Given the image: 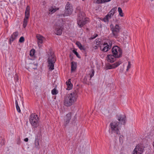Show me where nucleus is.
I'll return each mask as SVG.
<instances>
[{
    "instance_id": "a878e982",
    "label": "nucleus",
    "mask_w": 154,
    "mask_h": 154,
    "mask_svg": "<svg viewBox=\"0 0 154 154\" xmlns=\"http://www.w3.org/2000/svg\"><path fill=\"white\" fill-rule=\"evenodd\" d=\"M35 50L34 49H32L30 51L29 55L31 57L33 56L35 54Z\"/></svg>"
},
{
    "instance_id": "cd10ccee",
    "label": "nucleus",
    "mask_w": 154,
    "mask_h": 154,
    "mask_svg": "<svg viewBox=\"0 0 154 154\" xmlns=\"http://www.w3.org/2000/svg\"><path fill=\"white\" fill-rule=\"evenodd\" d=\"M58 93V91L55 88H54L51 91V93L53 95H56Z\"/></svg>"
},
{
    "instance_id": "f257e3e1",
    "label": "nucleus",
    "mask_w": 154,
    "mask_h": 154,
    "mask_svg": "<svg viewBox=\"0 0 154 154\" xmlns=\"http://www.w3.org/2000/svg\"><path fill=\"white\" fill-rule=\"evenodd\" d=\"M112 54H109L107 56L106 58L108 62L113 63L116 60V58H119L121 57L122 54V50L117 46H114L112 49Z\"/></svg>"
},
{
    "instance_id": "20e7f679",
    "label": "nucleus",
    "mask_w": 154,
    "mask_h": 154,
    "mask_svg": "<svg viewBox=\"0 0 154 154\" xmlns=\"http://www.w3.org/2000/svg\"><path fill=\"white\" fill-rule=\"evenodd\" d=\"M120 122L117 121L112 122L110 124L109 132L111 134L114 133L116 134H119L121 127Z\"/></svg>"
},
{
    "instance_id": "a211bd4d",
    "label": "nucleus",
    "mask_w": 154,
    "mask_h": 154,
    "mask_svg": "<svg viewBox=\"0 0 154 154\" xmlns=\"http://www.w3.org/2000/svg\"><path fill=\"white\" fill-rule=\"evenodd\" d=\"M66 84L67 86L66 90H69L72 89V85L71 83L70 79H69L66 82Z\"/></svg>"
},
{
    "instance_id": "ddd939ff",
    "label": "nucleus",
    "mask_w": 154,
    "mask_h": 154,
    "mask_svg": "<svg viewBox=\"0 0 154 154\" xmlns=\"http://www.w3.org/2000/svg\"><path fill=\"white\" fill-rule=\"evenodd\" d=\"M117 119L121 122L122 124H124L126 121V117L125 115H120L117 116Z\"/></svg>"
},
{
    "instance_id": "f03ea898",
    "label": "nucleus",
    "mask_w": 154,
    "mask_h": 154,
    "mask_svg": "<svg viewBox=\"0 0 154 154\" xmlns=\"http://www.w3.org/2000/svg\"><path fill=\"white\" fill-rule=\"evenodd\" d=\"M78 93L76 91L67 94L64 98L63 103L66 106H72L77 100Z\"/></svg>"
},
{
    "instance_id": "9b49d317",
    "label": "nucleus",
    "mask_w": 154,
    "mask_h": 154,
    "mask_svg": "<svg viewBox=\"0 0 154 154\" xmlns=\"http://www.w3.org/2000/svg\"><path fill=\"white\" fill-rule=\"evenodd\" d=\"M72 113L71 112H69L66 115L64 119L65 126H66L69 123L72 118Z\"/></svg>"
},
{
    "instance_id": "f3484780",
    "label": "nucleus",
    "mask_w": 154,
    "mask_h": 154,
    "mask_svg": "<svg viewBox=\"0 0 154 154\" xmlns=\"http://www.w3.org/2000/svg\"><path fill=\"white\" fill-rule=\"evenodd\" d=\"M30 8L29 5H28L26 8L25 11V17L29 18L30 16Z\"/></svg>"
},
{
    "instance_id": "bb28decb",
    "label": "nucleus",
    "mask_w": 154,
    "mask_h": 154,
    "mask_svg": "<svg viewBox=\"0 0 154 154\" xmlns=\"http://www.w3.org/2000/svg\"><path fill=\"white\" fill-rule=\"evenodd\" d=\"M118 11L119 13V14L121 17H123V13L122 12V9L120 7L118 8Z\"/></svg>"
},
{
    "instance_id": "79ce46f5",
    "label": "nucleus",
    "mask_w": 154,
    "mask_h": 154,
    "mask_svg": "<svg viewBox=\"0 0 154 154\" xmlns=\"http://www.w3.org/2000/svg\"><path fill=\"white\" fill-rule=\"evenodd\" d=\"M97 36H98V35L97 34L95 36L93 35V37L92 38L94 39L95 38H96Z\"/></svg>"
},
{
    "instance_id": "f8f14e48",
    "label": "nucleus",
    "mask_w": 154,
    "mask_h": 154,
    "mask_svg": "<svg viewBox=\"0 0 154 154\" xmlns=\"http://www.w3.org/2000/svg\"><path fill=\"white\" fill-rule=\"evenodd\" d=\"M18 35V32L16 31L13 32L9 40L8 41L9 44L11 45V43L17 39Z\"/></svg>"
},
{
    "instance_id": "aec40b11",
    "label": "nucleus",
    "mask_w": 154,
    "mask_h": 154,
    "mask_svg": "<svg viewBox=\"0 0 154 154\" xmlns=\"http://www.w3.org/2000/svg\"><path fill=\"white\" fill-rule=\"evenodd\" d=\"M59 8H54L52 6L49 8V12H48V14H52L54 13L57 10H58Z\"/></svg>"
},
{
    "instance_id": "e433bc0d",
    "label": "nucleus",
    "mask_w": 154,
    "mask_h": 154,
    "mask_svg": "<svg viewBox=\"0 0 154 154\" xmlns=\"http://www.w3.org/2000/svg\"><path fill=\"white\" fill-rule=\"evenodd\" d=\"M97 3L99 4L103 3V0H97L96 1Z\"/></svg>"
},
{
    "instance_id": "5701e85b",
    "label": "nucleus",
    "mask_w": 154,
    "mask_h": 154,
    "mask_svg": "<svg viewBox=\"0 0 154 154\" xmlns=\"http://www.w3.org/2000/svg\"><path fill=\"white\" fill-rule=\"evenodd\" d=\"M29 18L25 17L23 22V27L25 28L27 26L28 23L29 21Z\"/></svg>"
},
{
    "instance_id": "f704fd0d",
    "label": "nucleus",
    "mask_w": 154,
    "mask_h": 154,
    "mask_svg": "<svg viewBox=\"0 0 154 154\" xmlns=\"http://www.w3.org/2000/svg\"><path fill=\"white\" fill-rule=\"evenodd\" d=\"M24 38L23 37L21 36L20 37L19 40V42L20 43H23L24 41Z\"/></svg>"
},
{
    "instance_id": "72a5a7b5",
    "label": "nucleus",
    "mask_w": 154,
    "mask_h": 154,
    "mask_svg": "<svg viewBox=\"0 0 154 154\" xmlns=\"http://www.w3.org/2000/svg\"><path fill=\"white\" fill-rule=\"evenodd\" d=\"M124 137L122 135H121L119 137V141L120 143H122L123 142V139Z\"/></svg>"
},
{
    "instance_id": "37998d69",
    "label": "nucleus",
    "mask_w": 154,
    "mask_h": 154,
    "mask_svg": "<svg viewBox=\"0 0 154 154\" xmlns=\"http://www.w3.org/2000/svg\"><path fill=\"white\" fill-rule=\"evenodd\" d=\"M93 48L95 49H96L98 48V47L97 45H95L93 47Z\"/></svg>"
},
{
    "instance_id": "4c0bfd02",
    "label": "nucleus",
    "mask_w": 154,
    "mask_h": 154,
    "mask_svg": "<svg viewBox=\"0 0 154 154\" xmlns=\"http://www.w3.org/2000/svg\"><path fill=\"white\" fill-rule=\"evenodd\" d=\"M79 48L81 50H85V48L84 46H83L82 45Z\"/></svg>"
},
{
    "instance_id": "7ed1b4c3",
    "label": "nucleus",
    "mask_w": 154,
    "mask_h": 154,
    "mask_svg": "<svg viewBox=\"0 0 154 154\" xmlns=\"http://www.w3.org/2000/svg\"><path fill=\"white\" fill-rule=\"evenodd\" d=\"M81 8L80 6H77L76 8V12L79 13L78 14L77 23L79 26L81 28L88 21V18L85 17V14L84 12L81 11Z\"/></svg>"
},
{
    "instance_id": "9d476101",
    "label": "nucleus",
    "mask_w": 154,
    "mask_h": 154,
    "mask_svg": "<svg viewBox=\"0 0 154 154\" xmlns=\"http://www.w3.org/2000/svg\"><path fill=\"white\" fill-rule=\"evenodd\" d=\"M144 147L141 145H137L132 152V154H142L143 152Z\"/></svg>"
},
{
    "instance_id": "ea45409f",
    "label": "nucleus",
    "mask_w": 154,
    "mask_h": 154,
    "mask_svg": "<svg viewBox=\"0 0 154 154\" xmlns=\"http://www.w3.org/2000/svg\"><path fill=\"white\" fill-rule=\"evenodd\" d=\"M111 0H103V3H104L106 2H108L109 1H110Z\"/></svg>"
},
{
    "instance_id": "7c9ffc66",
    "label": "nucleus",
    "mask_w": 154,
    "mask_h": 154,
    "mask_svg": "<svg viewBox=\"0 0 154 154\" xmlns=\"http://www.w3.org/2000/svg\"><path fill=\"white\" fill-rule=\"evenodd\" d=\"M131 62L130 61H128V65L127 66V68L126 69V71H128L129 69L131 68Z\"/></svg>"
},
{
    "instance_id": "473e14b6",
    "label": "nucleus",
    "mask_w": 154,
    "mask_h": 154,
    "mask_svg": "<svg viewBox=\"0 0 154 154\" xmlns=\"http://www.w3.org/2000/svg\"><path fill=\"white\" fill-rule=\"evenodd\" d=\"M73 53L76 55V56L78 58H80V55L78 54V52L76 51L75 50H73Z\"/></svg>"
},
{
    "instance_id": "2f4dec72",
    "label": "nucleus",
    "mask_w": 154,
    "mask_h": 154,
    "mask_svg": "<svg viewBox=\"0 0 154 154\" xmlns=\"http://www.w3.org/2000/svg\"><path fill=\"white\" fill-rule=\"evenodd\" d=\"M107 43H108V46H110V48H111L112 47V41L110 40H107Z\"/></svg>"
},
{
    "instance_id": "0eeeda50",
    "label": "nucleus",
    "mask_w": 154,
    "mask_h": 154,
    "mask_svg": "<svg viewBox=\"0 0 154 154\" xmlns=\"http://www.w3.org/2000/svg\"><path fill=\"white\" fill-rule=\"evenodd\" d=\"M110 27L112 32L113 36L116 38H118L121 29L120 26L118 24H116L114 26L112 24H111Z\"/></svg>"
},
{
    "instance_id": "1a4fd4ad",
    "label": "nucleus",
    "mask_w": 154,
    "mask_h": 154,
    "mask_svg": "<svg viewBox=\"0 0 154 154\" xmlns=\"http://www.w3.org/2000/svg\"><path fill=\"white\" fill-rule=\"evenodd\" d=\"M63 23H57L55 26L54 32L57 35H61L63 30Z\"/></svg>"
},
{
    "instance_id": "58836bf2",
    "label": "nucleus",
    "mask_w": 154,
    "mask_h": 154,
    "mask_svg": "<svg viewBox=\"0 0 154 154\" xmlns=\"http://www.w3.org/2000/svg\"><path fill=\"white\" fill-rule=\"evenodd\" d=\"M20 139L19 137L18 138V140L17 141V144H20Z\"/></svg>"
},
{
    "instance_id": "393cba45",
    "label": "nucleus",
    "mask_w": 154,
    "mask_h": 154,
    "mask_svg": "<svg viewBox=\"0 0 154 154\" xmlns=\"http://www.w3.org/2000/svg\"><path fill=\"white\" fill-rule=\"evenodd\" d=\"M15 104L16 105V108L18 112L20 113L21 112V110L20 109L17 100L15 101Z\"/></svg>"
},
{
    "instance_id": "c85d7f7f",
    "label": "nucleus",
    "mask_w": 154,
    "mask_h": 154,
    "mask_svg": "<svg viewBox=\"0 0 154 154\" xmlns=\"http://www.w3.org/2000/svg\"><path fill=\"white\" fill-rule=\"evenodd\" d=\"M95 42L96 45H98L101 43V39L99 38H97L95 40Z\"/></svg>"
},
{
    "instance_id": "c756f323",
    "label": "nucleus",
    "mask_w": 154,
    "mask_h": 154,
    "mask_svg": "<svg viewBox=\"0 0 154 154\" xmlns=\"http://www.w3.org/2000/svg\"><path fill=\"white\" fill-rule=\"evenodd\" d=\"M91 73H89L90 79V80H91V79L94 76V70L92 69L91 70Z\"/></svg>"
},
{
    "instance_id": "a19ab883",
    "label": "nucleus",
    "mask_w": 154,
    "mask_h": 154,
    "mask_svg": "<svg viewBox=\"0 0 154 154\" xmlns=\"http://www.w3.org/2000/svg\"><path fill=\"white\" fill-rule=\"evenodd\" d=\"M24 141L25 142H27L28 141V138H26L24 139Z\"/></svg>"
},
{
    "instance_id": "39448f33",
    "label": "nucleus",
    "mask_w": 154,
    "mask_h": 154,
    "mask_svg": "<svg viewBox=\"0 0 154 154\" xmlns=\"http://www.w3.org/2000/svg\"><path fill=\"white\" fill-rule=\"evenodd\" d=\"M29 121L31 125L35 129L39 125V119L37 115L35 113L31 114L29 116Z\"/></svg>"
},
{
    "instance_id": "4be33fe9",
    "label": "nucleus",
    "mask_w": 154,
    "mask_h": 154,
    "mask_svg": "<svg viewBox=\"0 0 154 154\" xmlns=\"http://www.w3.org/2000/svg\"><path fill=\"white\" fill-rule=\"evenodd\" d=\"M35 147L36 148L39 149V139L38 138V137H35Z\"/></svg>"
},
{
    "instance_id": "2eb2a0df",
    "label": "nucleus",
    "mask_w": 154,
    "mask_h": 154,
    "mask_svg": "<svg viewBox=\"0 0 154 154\" xmlns=\"http://www.w3.org/2000/svg\"><path fill=\"white\" fill-rule=\"evenodd\" d=\"M122 63V62L121 61H119L114 63L112 65H109L108 66V69H110L115 68L119 65Z\"/></svg>"
},
{
    "instance_id": "c03bdc74",
    "label": "nucleus",
    "mask_w": 154,
    "mask_h": 154,
    "mask_svg": "<svg viewBox=\"0 0 154 154\" xmlns=\"http://www.w3.org/2000/svg\"><path fill=\"white\" fill-rule=\"evenodd\" d=\"M16 80H17V81L18 80V77H17L16 78Z\"/></svg>"
},
{
    "instance_id": "6ab92c4d",
    "label": "nucleus",
    "mask_w": 154,
    "mask_h": 154,
    "mask_svg": "<svg viewBox=\"0 0 154 154\" xmlns=\"http://www.w3.org/2000/svg\"><path fill=\"white\" fill-rule=\"evenodd\" d=\"M117 8L115 7L113 8L107 14L109 16V17H111L113 15L116 10Z\"/></svg>"
},
{
    "instance_id": "a18cd8bd",
    "label": "nucleus",
    "mask_w": 154,
    "mask_h": 154,
    "mask_svg": "<svg viewBox=\"0 0 154 154\" xmlns=\"http://www.w3.org/2000/svg\"><path fill=\"white\" fill-rule=\"evenodd\" d=\"M152 145H153V147H154V141L153 142V143Z\"/></svg>"
},
{
    "instance_id": "dca6fc26",
    "label": "nucleus",
    "mask_w": 154,
    "mask_h": 154,
    "mask_svg": "<svg viewBox=\"0 0 154 154\" xmlns=\"http://www.w3.org/2000/svg\"><path fill=\"white\" fill-rule=\"evenodd\" d=\"M103 48L101 50L103 51L107 52L110 49V46L108 45L107 42H104L103 44Z\"/></svg>"
},
{
    "instance_id": "4468645a",
    "label": "nucleus",
    "mask_w": 154,
    "mask_h": 154,
    "mask_svg": "<svg viewBox=\"0 0 154 154\" xmlns=\"http://www.w3.org/2000/svg\"><path fill=\"white\" fill-rule=\"evenodd\" d=\"M36 38L38 39V46H41V44H42L43 42V40L44 39V38L42 35L39 34H38L36 35Z\"/></svg>"
},
{
    "instance_id": "6e6552de",
    "label": "nucleus",
    "mask_w": 154,
    "mask_h": 154,
    "mask_svg": "<svg viewBox=\"0 0 154 154\" xmlns=\"http://www.w3.org/2000/svg\"><path fill=\"white\" fill-rule=\"evenodd\" d=\"M56 60V57L54 54H51L48 59V66L50 70L52 71L54 69V64Z\"/></svg>"
},
{
    "instance_id": "423d86ee",
    "label": "nucleus",
    "mask_w": 154,
    "mask_h": 154,
    "mask_svg": "<svg viewBox=\"0 0 154 154\" xmlns=\"http://www.w3.org/2000/svg\"><path fill=\"white\" fill-rule=\"evenodd\" d=\"M73 11V8L72 5L69 2H67L65 6L64 13L59 16L63 15V17L69 16L72 14Z\"/></svg>"
},
{
    "instance_id": "b1692460",
    "label": "nucleus",
    "mask_w": 154,
    "mask_h": 154,
    "mask_svg": "<svg viewBox=\"0 0 154 154\" xmlns=\"http://www.w3.org/2000/svg\"><path fill=\"white\" fill-rule=\"evenodd\" d=\"M111 17H109V16L107 14L103 18V20L105 22H108L109 21V20L110 19Z\"/></svg>"
},
{
    "instance_id": "412c9836",
    "label": "nucleus",
    "mask_w": 154,
    "mask_h": 154,
    "mask_svg": "<svg viewBox=\"0 0 154 154\" xmlns=\"http://www.w3.org/2000/svg\"><path fill=\"white\" fill-rule=\"evenodd\" d=\"M76 68V63L74 61H72L71 63V70L72 72L75 71Z\"/></svg>"
},
{
    "instance_id": "c9c22d12",
    "label": "nucleus",
    "mask_w": 154,
    "mask_h": 154,
    "mask_svg": "<svg viewBox=\"0 0 154 154\" xmlns=\"http://www.w3.org/2000/svg\"><path fill=\"white\" fill-rule=\"evenodd\" d=\"M76 44L77 46L79 48V47H80L82 45L81 43L80 42L78 41H77L76 42Z\"/></svg>"
}]
</instances>
